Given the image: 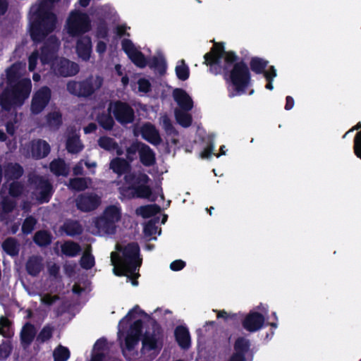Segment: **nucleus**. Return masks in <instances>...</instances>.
Returning <instances> with one entry per match:
<instances>
[{"label":"nucleus","mask_w":361,"mask_h":361,"mask_svg":"<svg viewBox=\"0 0 361 361\" xmlns=\"http://www.w3.org/2000/svg\"><path fill=\"white\" fill-rule=\"evenodd\" d=\"M61 229L66 235L74 237L83 232V228L78 220L67 219L61 226Z\"/></svg>","instance_id":"393cba45"},{"label":"nucleus","mask_w":361,"mask_h":361,"mask_svg":"<svg viewBox=\"0 0 361 361\" xmlns=\"http://www.w3.org/2000/svg\"><path fill=\"white\" fill-rule=\"evenodd\" d=\"M50 151L51 147L49 144L44 140L38 139L31 142V155L35 159L38 160L47 157Z\"/></svg>","instance_id":"a211bd4d"},{"label":"nucleus","mask_w":361,"mask_h":361,"mask_svg":"<svg viewBox=\"0 0 361 361\" xmlns=\"http://www.w3.org/2000/svg\"><path fill=\"white\" fill-rule=\"evenodd\" d=\"M51 171L56 176H66L68 169L66 162L62 159H54L49 164Z\"/></svg>","instance_id":"e433bc0d"},{"label":"nucleus","mask_w":361,"mask_h":361,"mask_svg":"<svg viewBox=\"0 0 361 361\" xmlns=\"http://www.w3.org/2000/svg\"><path fill=\"white\" fill-rule=\"evenodd\" d=\"M11 326L10 320L4 316L0 317V335H2L4 337L10 336L9 333L6 331L9 330Z\"/></svg>","instance_id":"052dcab7"},{"label":"nucleus","mask_w":361,"mask_h":361,"mask_svg":"<svg viewBox=\"0 0 361 361\" xmlns=\"http://www.w3.org/2000/svg\"><path fill=\"white\" fill-rule=\"evenodd\" d=\"M51 97V91L47 86H43L32 95L30 111L32 114H40L48 105Z\"/></svg>","instance_id":"1a4fd4ad"},{"label":"nucleus","mask_w":361,"mask_h":361,"mask_svg":"<svg viewBox=\"0 0 361 361\" xmlns=\"http://www.w3.org/2000/svg\"><path fill=\"white\" fill-rule=\"evenodd\" d=\"M142 143V142L136 141L126 148V159L129 162L135 160L137 152L140 153Z\"/></svg>","instance_id":"a18cd8bd"},{"label":"nucleus","mask_w":361,"mask_h":361,"mask_svg":"<svg viewBox=\"0 0 361 361\" xmlns=\"http://www.w3.org/2000/svg\"><path fill=\"white\" fill-rule=\"evenodd\" d=\"M24 173L23 166L18 163H7L4 168V175L6 180H18Z\"/></svg>","instance_id":"5701e85b"},{"label":"nucleus","mask_w":361,"mask_h":361,"mask_svg":"<svg viewBox=\"0 0 361 361\" xmlns=\"http://www.w3.org/2000/svg\"><path fill=\"white\" fill-rule=\"evenodd\" d=\"M116 254L114 252L111 253V264L114 265L113 271L116 276H128V270L126 268L121 261H118L117 257H114Z\"/></svg>","instance_id":"37998d69"},{"label":"nucleus","mask_w":361,"mask_h":361,"mask_svg":"<svg viewBox=\"0 0 361 361\" xmlns=\"http://www.w3.org/2000/svg\"><path fill=\"white\" fill-rule=\"evenodd\" d=\"M152 333L145 332L142 338V351L150 352L157 348L158 336L162 334V329L160 324L154 320L152 324Z\"/></svg>","instance_id":"2eb2a0df"},{"label":"nucleus","mask_w":361,"mask_h":361,"mask_svg":"<svg viewBox=\"0 0 361 361\" xmlns=\"http://www.w3.org/2000/svg\"><path fill=\"white\" fill-rule=\"evenodd\" d=\"M4 81L0 82V90L4 86ZM32 89L30 79H22L14 85H8L0 93V106L4 111H9L13 106L23 105L29 97Z\"/></svg>","instance_id":"f257e3e1"},{"label":"nucleus","mask_w":361,"mask_h":361,"mask_svg":"<svg viewBox=\"0 0 361 361\" xmlns=\"http://www.w3.org/2000/svg\"><path fill=\"white\" fill-rule=\"evenodd\" d=\"M80 264L82 268L87 270L90 269L94 266V257L92 254L85 253L81 257Z\"/></svg>","instance_id":"5fc2aeb1"},{"label":"nucleus","mask_w":361,"mask_h":361,"mask_svg":"<svg viewBox=\"0 0 361 361\" xmlns=\"http://www.w3.org/2000/svg\"><path fill=\"white\" fill-rule=\"evenodd\" d=\"M126 184L128 185V190H133V196L137 198H149L152 190L148 183L149 177L143 172H128L123 178Z\"/></svg>","instance_id":"20e7f679"},{"label":"nucleus","mask_w":361,"mask_h":361,"mask_svg":"<svg viewBox=\"0 0 361 361\" xmlns=\"http://www.w3.org/2000/svg\"><path fill=\"white\" fill-rule=\"evenodd\" d=\"M354 152L355 155L361 159V130L354 138Z\"/></svg>","instance_id":"338daca9"},{"label":"nucleus","mask_w":361,"mask_h":361,"mask_svg":"<svg viewBox=\"0 0 361 361\" xmlns=\"http://www.w3.org/2000/svg\"><path fill=\"white\" fill-rule=\"evenodd\" d=\"M59 299L60 297L58 295H51L49 293H46L42 297L41 301L42 304L51 306Z\"/></svg>","instance_id":"0e129e2a"},{"label":"nucleus","mask_w":361,"mask_h":361,"mask_svg":"<svg viewBox=\"0 0 361 361\" xmlns=\"http://www.w3.org/2000/svg\"><path fill=\"white\" fill-rule=\"evenodd\" d=\"M52 236L51 233L44 230L37 231L33 237V240L39 247H47L51 244Z\"/></svg>","instance_id":"72a5a7b5"},{"label":"nucleus","mask_w":361,"mask_h":361,"mask_svg":"<svg viewBox=\"0 0 361 361\" xmlns=\"http://www.w3.org/2000/svg\"><path fill=\"white\" fill-rule=\"evenodd\" d=\"M139 340L140 338L132 334H128L125 340L126 348L129 350H133L135 348V346L138 343Z\"/></svg>","instance_id":"e2e57ef3"},{"label":"nucleus","mask_w":361,"mask_h":361,"mask_svg":"<svg viewBox=\"0 0 361 361\" xmlns=\"http://www.w3.org/2000/svg\"><path fill=\"white\" fill-rule=\"evenodd\" d=\"M98 145L106 151H113L118 147V143L112 137L108 136H101L98 141Z\"/></svg>","instance_id":"a19ab883"},{"label":"nucleus","mask_w":361,"mask_h":361,"mask_svg":"<svg viewBox=\"0 0 361 361\" xmlns=\"http://www.w3.org/2000/svg\"><path fill=\"white\" fill-rule=\"evenodd\" d=\"M102 216L115 224L121 219V208L116 205H109L105 208Z\"/></svg>","instance_id":"58836bf2"},{"label":"nucleus","mask_w":361,"mask_h":361,"mask_svg":"<svg viewBox=\"0 0 361 361\" xmlns=\"http://www.w3.org/2000/svg\"><path fill=\"white\" fill-rule=\"evenodd\" d=\"M84 148L80 136L78 135H73L68 136L66 142V149L68 153L76 154L80 152Z\"/></svg>","instance_id":"cd10ccee"},{"label":"nucleus","mask_w":361,"mask_h":361,"mask_svg":"<svg viewBox=\"0 0 361 361\" xmlns=\"http://www.w3.org/2000/svg\"><path fill=\"white\" fill-rule=\"evenodd\" d=\"M229 79L233 89L229 93L230 97L246 94L252 81L247 65L243 61L236 62L230 71Z\"/></svg>","instance_id":"f03ea898"},{"label":"nucleus","mask_w":361,"mask_h":361,"mask_svg":"<svg viewBox=\"0 0 361 361\" xmlns=\"http://www.w3.org/2000/svg\"><path fill=\"white\" fill-rule=\"evenodd\" d=\"M115 119L122 125L132 123L135 120L134 109L127 102L116 101L114 104Z\"/></svg>","instance_id":"9b49d317"},{"label":"nucleus","mask_w":361,"mask_h":361,"mask_svg":"<svg viewBox=\"0 0 361 361\" xmlns=\"http://www.w3.org/2000/svg\"><path fill=\"white\" fill-rule=\"evenodd\" d=\"M94 225L99 232H103L104 233L113 234L116 231L115 224L113 223V221L109 220L104 216L97 218Z\"/></svg>","instance_id":"c85d7f7f"},{"label":"nucleus","mask_w":361,"mask_h":361,"mask_svg":"<svg viewBox=\"0 0 361 361\" xmlns=\"http://www.w3.org/2000/svg\"><path fill=\"white\" fill-rule=\"evenodd\" d=\"M62 253L67 256L73 257L77 256L81 251V247L78 243L72 240L66 241L61 247Z\"/></svg>","instance_id":"2f4dec72"},{"label":"nucleus","mask_w":361,"mask_h":361,"mask_svg":"<svg viewBox=\"0 0 361 361\" xmlns=\"http://www.w3.org/2000/svg\"><path fill=\"white\" fill-rule=\"evenodd\" d=\"M35 327L30 323H26L20 333L21 343L23 344H30L35 338Z\"/></svg>","instance_id":"4c0bfd02"},{"label":"nucleus","mask_w":361,"mask_h":361,"mask_svg":"<svg viewBox=\"0 0 361 361\" xmlns=\"http://www.w3.org/2000/svg\"><path fill=\"white\" fill-rule=\"evenodd\" d=\"M11 345L8 343H2L0 345V357L1 360H6L11 354Z\"/></svg>","instance_id":"69168bd1"},{"label":"nucleus","mask_w":361,"mask_h":361,"mask_svg":"<svg viewBox=\"0 0 361 361\" xmlns=\"http://www.w3.org/2000/svg\"><path fill=\"white\" fill-rule=\"evenodd\" d=\"M75 50L78 56L83 61H88L92 53V41L89 36H83L76 42Z\"/></svg>","instance_id":"aec40b11"},{"label":"nucleus","mask_w":361,"mask_h":361,"mask_svg":"<svg viewBox=\"0 0 361 361\" xmlns=\"http://www.w3.org/2000/svg\"><path fill=\"white\" fill-rule=\"evenodd\" d=\"M103 80L97 76L94 79L90 76L80 81L71 80L66 85L67 91L72 95L78 97L87 98L92 96L102 85Z\"/></svg>","instance_id":"39448f33"},{"label":"nucleus","mask_w":361,"mask_h":361,"mask_svg":"<svg viewBox=\"0 0 361 361\" xmlns=\"http://www.w3.org/2000/svg\"><path fill=\"white\" fill-rule=\"evenodd\" d=\"M24 190V186L23 185L18 181H13L10 183L9 188H8V194L12 197H20Z\"/></svg>","instance_id":"3c124183"},{"label":"nucleus","mask_w":361,"mask_h":361,"mask_svg":"<svg viewBox=\"0 0 361 361\" xmlns=\"http://www.w3.org/2000/svg\"><path fill=\"white\" fill-rule=\"evenodd\" d=\"M143 231L145 235L152 236L157 231V226L155 223L150 220L144 226Z\"/></svg>","instance_id":"774afa93"},{"label":"nucleus","mask_w":361,"mask_h":361,"mask_svg":"<svg viewBox=\"0 0 361 361\" xmlns=\"http://www.w3.org/2000/svg\"><path fill=\"white\" fill-rule=\"evenodd\" d=\"M96 120L99 125L106 130H112L115 124L114 120L109 112L98 114Z\"/></svg>","instance_id":"c9c22d12"},{"label":"nucleus","mask_w":361,"mask_h":361,"mask_svg":"<svg viewBox=\"0 0 361 361\" xmlns=\"http://www.w3.org/2000/svg\"><path fill=\"white\" fill-rule=\"evenodd\" d=\"M52 68L56 75L62 77L75 75L80 70L78 63L65 58L53 63Z\"/></svg>","instance_id":"4468645a"},{"label":"nucleus","mask_w":361,"mask_h":361,"mask_svg":"<svg viewBox=\"0 0 361 361\" xmlns=\"http://www.w3.org/2000/svg\"><path fill=\"white\" fill-rule=\"evenodd\" d=\"M175 72L176 77L180 80L185 81L190 77V68L183 59L178 61L175 68Z\"/></svg>","instance_id":"ea45409f"},{"label":"nucleus","mask_w":361,"mask_h":361,"mask_svg":"<svg viewBox=\"0 0 361 361\" xmlns=\"http://www.w3.org/2000/svg\"><path fill=\"white\" fill-rule=\"evenodd\" d=\"M149 66L157 69L160 73L166 71V64L164 58L153 56L149 62Z\"/></svg>","instance_id":"8fccbe9b"},{"label":"nucleus","mask_w":361,"mask_h":361,"mask_svg":"<svg viewBox=\"0 0 361 361\" xmlns=\"http://www.w3.org/2000/svg\"><path fill=\"white\" fill-rule=\"evenodd\" d=\"M75 206L82 212L95 210L101 204L100 197L94 193H82L75 198Z\"/></svg>","instance_id":"f8f14e48"},{"label":"nucleus","mask_w":361,"mask_h":361,"mask_svg":"<svg viewBox=\"0 0 361 361\" xmlns=\"http://www.w3.org/2000/svg\"><path fill=\"white\" fill-rule=\"evenodd\" d=\"M109 169L118 177L127 174L131 171L130 162L121 157L112 159L109 164Z\"/></svg>","instance_id":"4be33fe9"},{"label":"nucleus","mask_w":361,"mask_h":361,"mask_svg":"<svg viewBox=\"0 0 361 361\" xmlns=\"http://www.w3.org/2000/svg\"><path fill=\"white\" fill-rule=\"evenodd\" d=\"M142 328L143 322L141 319H137L130 325V330L128 334L140 338L142 334Z\"/></svg>","instance_id":"4d7b16f0"},{"label":"nucleus","mask_w":361,"mask_h":361,"mask_svg":"<svg viewBox=\"0 0 361 361\" xmlns=\"http://www.w3.org/2000/svg\"><path fill=\"white\" fill-rule=\"evenodd\" d=\"M70 356L69 349L61 345L56 347L53 352L54 361H67Z\"/></svg>","instance_id":"c03bdc74"},{"label":"nucleus","mask_w":361,"mask_h":361,"mask_svg":"<svg viewBox=\"0 0 361 361\" xmlns=\"http://www.w3.org/2000/svg\"><path fill=\"white\" fill-rule=\"evenodd\" d=\"M47 123L49 127L59 128L62 124V116L59 112L54 111L47 116Z\"/></svg>","instance_id":"49530a36"},{"label":"nucleus","mask_w":361,"mask_h":361,"mask_svg":"<svg viewBox=\"0 0 361 361\" xmlns=\"http://www.w3.org/2000/svg\"><path fill=\"white\" fill-rule=\"evenodd\" d=\"M43 269L42 258L39 255L29 257L25 264L27 273L32 276H37Z\"/></svg>","instance_id":"b1692460"},{"label":"nucleus","mask_w":361,"mask_h":361,"mask_svg":"<svg viewBox=\"0 0 361 361\" xmlns=\"http://www.w3.org/2000/svg\"><path fill=\"white\" fill-rule=\"evenodd\" d=\"M60 42L56 36H50L41 48L39 59L42 64L53 63L57 58Z\"/></svg>","instance_id":"9d476101"},{"label":"nucleus","mask_w":361,"mask_h":361,"mask_svg":"<svg viewBox=\"0 0 361 361\" xmlns=\"http://www.w3.org/2000/svg\"><path fill=\"white\" fill-rule=\"evenodd\" d=\"M174 337L180 348L187 350L190 347V334L186 326L183 325L177 326L174 330Z\"/></svg>","instance_id":"412c9836"},{"label":"nucleus","mask_w":361,"mask_h":361,"mask_svg":"<svg viewBox=\"0 0 361 361\" xmlns=\"http://www.w3.org/2000/svg\"><path fill=\"white\" fill-rule=\"evenodd\" d=\"M269 61L257 56L252 57L250 61V68L255 74H262L267 67Z\"/></svg>","instance_id":"473e14b6"},{"label":"nucleus","mask_w":361,"mask_h":361,"mask_svg":"<svg viewBox=\"0 0 361 361\" xmlns=\"http://www.w3.org/2000/svg\"><path fill=\"white\" fill-rule=\"evenodd\" d=\"M70 187L76 191H82L87 188V182L83 178H73L70 180Z\"/></svg>","instance_id":"864d4df0"},{"label":"nucleus","mask_w":361,"mask_h":361,"mask_svg":"<svg viewBox=\"0 0 361 361\" xmlns=\"http://www.w3.org/2000/svg\"><path fill=\"white\" fill-rule=\"evenodd\" d=\"M140 161L145 166H152L156 164L155 152L147 145L142 143L140 153Z\"/></svg>","instance_id":"a878e982"},{"label":"nucleus","mask_w":361,"mask_h":361,"mask_svg":"<svg viewBox=\"0 0 361 361\" xmlns=\"http://www.w3.org/2000/svg\"><path fill=\"white\" fill-rule=\"evenodd\" d=\"M37 224V220L33 216H27L22 224V232L23 234L28 235L32 232Z\"/></svg>","instance_id":"09e8293b"},{"label":"nucleus","mask_w":361,"mask_h":361,"mask_svg":"<svg viewBox=\"0 0 361 361\" xmlns=\"http://www.w3.org/2000/svg\"><path fill=\"white\" fill-rule=\"evenodd\" d=\"M140 246L137 243H129L122 250V257L115 255L118 261H121L123 265L127 268L128 272L133 274L137 270L139 271L142 264V259L140 257Z\"/></svg>","instance_id":"0eeeda50"},{"label":"nucleus","mask_w":361,"mask_h":361,"mask_svg":"<svg viewBox=\"0 0 361 361\" xmlns=\"http://www.w3.org/2000/svg\"><path fill=\"white\" fill-rule=\"evenodd\" d=\"M91 28V20L86 13L77 10L71 12L67 20V30L71 37L80 36L90 31Z\"/></svg>","instance_id":"423d86ee"},{"label":"nucleus","mask_w":361,"mask_h":361,"mask_svg":"<svg viewBox=\"0 0 361 361\" xmlns=\"http://www.w3.org/2000/svg\"><path fill=\"white\" fill-rule=\"evenodd\" d=\"M16 207V202L15 200H11L8 197L3 199L1 202L2 212L4 214H9L12 212Z\"/></svg>","instance_id":"bf43d9fd"},{"label":"nucleus","mask_w":361,"mask_h":361,"mask_svg":"<svg viewBox=\"0 0 361 361\" xmlns=\"http://www.w3.org/2000/svg\"><path fill=\"white\" fill-rule=\"evenodd\" d=\"M140 131L142 138L150 144L158 146L161 143L162 139L159 132L153 124L150 123L144 124Z\"/></svg>","instance_id":"f3484780"},{"label":"nucleus","mask_w":361,"mask_h":361,"mask_svg":"<svg viewBox=\"0 0 361 361\" xmlns=\"http://www.w3.org/2000/svg\"><path fill=\"white\" fill-rule=\"evenodd\" d=\"M54 327L50 324L45 325L39 331L37 336V340L41 343H44L52 338Z\"/></svg>","instance_id":"de8ad7c7"},{"label":"nucleus","mask_w":361,"mask_h":361,"mask_svg":"<svg viewBox=\"0 0 361 361\" xmlns=\"http://www.w3.org/2000/svg\"><path fill=\"white\" fill-rule=\"evenodd\" d=\"M250 341L245 337H239L235 341L233 345L234 352L232 355L246 357V354L250 350Z\"/></svg>","instance_id":"bb28decb"},{"label":"nucleus","mask_w":361,"mask_h":361,"mask_svg":"<svg viewBox=\"0 0 361 361\" xmlns=\"http://www.w3.org/2000/svg\"><path fill=\"white\" fill-rule=\"evenodd\" d=\"M39 58V54L37 50L34 51L28 57V70L34 71L37 64V60Z\"/></svg>","instance_id":"680f3d73"},{"label":"nucleus","mask_w":361,"mask_h":361,"mask_svg":"<svg viewBox=\"0 0 361 361\" xmlns=\"http://www.w3.org/2000/svg\"><path fill=\"white\" fill-rule=\"evenodd\" d=\"M173 97L181 110L189 111L193 108V101L185 90L176 88Z\"/></svg>","instance_id":"6ab92c4d"},{"label":"nucleus","mask_w":361,"mask_h":361,"mask_svg":"<svg viewBox=\"0 0 361 361\" xmlns=\"http://www.w3.org/2000/svg\"><path fill=\"white\" fill-rule=\"evenodd\" d=\"M162 126H163V128L164 129L166 133L168 135H173V136L178 135V132L174 128L171 119L169 117H167V116L164 117L163 121H162Z\"/></svg>","instance_id":"13d9d810"},{"label":"nucleus","mask_w":361,"mask_h":361,"mask_svg":"<svg viewBox=\"0 0 361 361\" xmlns=\"http://www.w3.org/2000/svg\"><path fill=\"white\" fill-rule=\"evenodd\" d=\"M175 116L176 121L183 128H188L192 122V116L183 110L176 111Z\"/></svg>","instance_id":"79ce46f5"},{"label":"nucleus","mask_w":361,"mask_h":361,"mask_svg":"<svg viewBox=\"0 0 361 361\" xmlns=\"http://www.w3.org/2000/svg\"><path fill=\"white\" fill-rule=\"evenodd\" d=\"M121 47L129 59L136 66L142 68L147 65L144 54L135 48L134 44L130 39H123L121 41Z\"/></svg>","instance_id":"ddd939ff"},{"label":"nucleus","mask_w":361,"mask_h":361,"mask_svg":"<svg viewBox=\"0 0 361 361\" xmlns=\"http://www.w3.org/2000/svg\"><path fill=\"white\" fill-rule=\"evenodd\" d=\"M160 207L156 204L140 206L136 213L145 219L152 217L160 212Z\"/></svg>","instance_id":"f704fd0d"},{"label":"nucleus","mask_w":361,"mask_h":361,"mask_svg":"<svg viewBox=\"0 0 361 361\" xmlns=\"http://www.w3.org/2000/svg\"><path fill=\"white\" fill-rule=\"evenodd\" d=\"M135 314L143 316L146 318H150V316L148 314H147L144 310H141L139 305H136L130 310H129L123 320L127 319L128 321H130L135 318Z\"/></svg>","instance_id":"6e6d98bb"},{"label":"nucleus","mask_w":361,"mask_h":361,"mask_svg":"<svg viewBox=\"0 0 361 361\" xmlns=\"http://www.w3.org/2000/svg\"><path fill=\"white\" fill-rule=\"evenodd\" d=\"M204 62L214 75H222L226 80V50L224 42H214L210 51L204 54Z\"/></svg>","instance_id":"7ed1b4c3"},{"label":"nucleus","mask_w":361,"mask_h":361,"mask_svg":"<svg viewBox=\"0 0 361 361\" xmlns=\"http://www.w3.org/2000/svg\"><path fill=\"white\" fill-rule=\"evenodd\" d=\"M109 35V28L107 23L104 20H100L96 28V36L97 38L107 39Z\"/></svg>","instance_id":"603ef678"},{"label":"nucleus","mask_w":361,"mask_h":361,"mask_svg":"<svg viewBox=\"0 0 361 361\" xmlns=\"http://www.w3.org/2000/svg\"><path fill=\"white\" fill-rule=\"evenodd\" d=\"M21 66L20 63H14L9 66L6 70V83L8 85H14L20 82Z\"/></svg>","instance_id":"c756f323"},{"label":"nucleus","mask_w":361,"mask_h":361,"mask_svg":"<svg viewBox=\"0 0 361 361\" xmlns=\"http://www.w3.org/2000/svg\"><path fill=\"white\" fill-rule=\"evenodd\" d=\"M4 251L11 257H16L19 253V244L15 238H7L2 243Z\"/></svg>","instance_id":"7c9ffc66"},{"label":"nucleus","mask_w":361,"mask_h":361,"mask_svg":"<svg viewBox=\"0 0 361 361\" xmlns=\"http://www.w3.org/2000/svg\"><path fill=\"white\" fill-rule=\"evenodd\" d=\"M228 319L237 322L242 321L243 328L249 332H255L262 329L265 321L264 315L255 311H250L243 319L240 314L227 312V320Z\"/></svg>","instance_id":"6e6552de"},{"label":"nucleus","mask_w":361,"mask_h":361,"mask_svg":"<svg viewBox=\"0 0 361 361\" xmlns=\"http://www.w3.org/2000/svg\"><path fill=\"white\" fill-rule=\"evenodd\" d=\"M35 184V189L39 190L37 199L41 203H47L49 202L52 196V185L42 176H36L32 180Z\"/></svg>","instance_id":"dca6fc26"}]
</instances>
